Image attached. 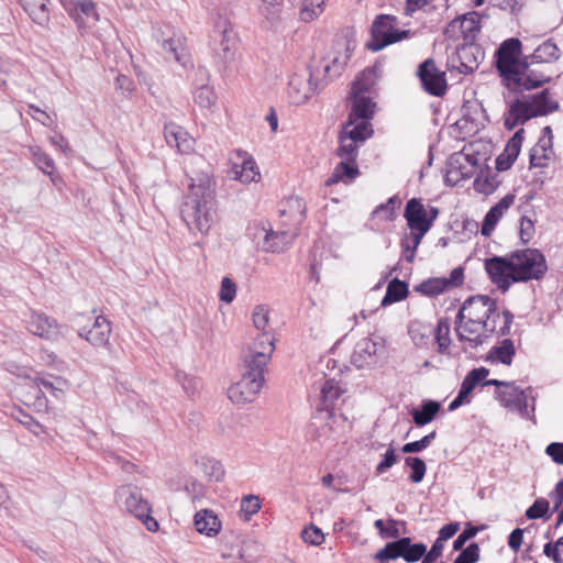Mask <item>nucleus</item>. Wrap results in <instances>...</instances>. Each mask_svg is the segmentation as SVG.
Wrapping results in <instances>:
<instances>
[{
    "instance_id": "f257e3e1",
    "label": "nucleus",
    "mask_w": 563,
    "mask_h": 563,
    "mask_svg": "<svg viewBox=\"0 0 563 563\" xmlns=\"http://www.w3.org/2000/svg\"><path fill=\"white\" fill-rule=\"evenodd\" d=\"M186 175L187 192L180 206V217L189 231L207 233L217 216L212 167L202 156H192L188 162Z\"/></svg>"
},
{
    "instance_id": "f03ea898",
    "label": "nucleus",
    "mask_w": 563,
    "mask_h": 563,
    "mask_svg": "<svg viewBox=\"0 0 563 563\" xmlns=\"http://www.w3.org/2000/svg\"><path fill=\"white\" fill-rule=\"evenodd\" d=\"M377 65L366 68L362 78L353 81L349 96L350 112L346 122L343 124L350 128H357L363 132L373 134L371 121L375 113L376 103L368 96L372 82L369 77L375 74Z\"/></svg>"
},
{
    "instance_id": "7ed1b4c3",
    "label": "nucleus",
    "mask_w": 563,
    "mask_h": 563,
    "mask_svg": "<svg viewBox=\"0 0 563 563\" xmlns=\"http://www.w3.org/2000/svg\"><path fill=\"white\" fill-rule=\"evenodd\" d=\"M512 275L515 283L540 280L548 271L544 255L536 249H526L511 254Z\"/></svg>"
},
{
    "instance_id": "20e7f679",
    "label": "nucleus",
    "mask_w": 563,
    "mask_h": 563,
    "mask_svg": "<svg viewBox=\"0 0 563 563\" xmlns=\"http://www.w3.org/2000/svg\"><path fill=\"white\" fill-rule=\"evenodd\" d=\"M522 43L517 37L505 40L495 53L496 68L505 80L520 75L528 68V55L522 56Z\"/></svg>"
},
{
    "instance_id": "39448f33",
    "label": "nucleus",
    "mask_w": 563,
    "mask_h": 563,
    "mask_svg": "<svg viewBox=\"0 0 563 563\" xmlns=\"http://www.w3.org/2000/svg\"><path fill=\"white\" fill-rule=\"evenodd\" d=\"M117 501L137 518L148 531L155 532L159 525L151 516L152 509L148 501L143 497L141 489L134 485H122L115 492Z\"/></svg>"
},
{
    "instance_id": "423d86ee",
    "label": "nucleus",
    "mask_w": 563,
    "mask_h": 563,
    "mask_svg": "<svg viewBox=\"0 0 563 563\" xmlns=\"http://www.w3.org/2000/svg\"><path fill=\"white\" fill-rule=\"evenodd\" d=\"M265 371L243 361L241 379L228 389L229 399L238 405L252 402L263 387Z\"/></svg>"
},
{
    "instance_id": "0eeeda50",
    "label": "nucleus",
    "mask_w": 563,
    "mask_h": 563,
    "mask_svg": "<svg viewBox=\"0 0 563 563\" xmlns=\"http://www.w3.org/2000/svg\"><path fill=\"white\" fill-rule=\"evenodd\" d=\"M438 216V208L429 206V208L426 209L420 199L412 198L407 201L404 217L412 231L411 239L413 247H418L423 235L430 230Z\"/></svg>"
},
{
    "instance_id": "6e6552de",
    "label": "nucleus",
    "mask_w": 563,
    "mask_h": 563,
    "mask_svg": "<svg viewBox=\"0 0 563 563\" xmlns=\"http://www.w3.org/2000/svg\"><path fill=\"white\" fill-rule=\"evenodd\" d=\"M396 18L389 14H379L371 26V41L366 47L372 52H378L387 45L397 43L410 36L409 30H397Z\"/></svg>"
},
{
    "instance_id": "1a4fd4ad",
    "label": "nucleus",
    "mask_w": 563,
    "mask_h": 563,
    "mask_svg": "<svg viewBox=\"0 0 563 563\" xmlns=\"http://www.w3.org/2000/svg\"><path fill=\"white\" fill-rule=\"evenodd\" d=\"M426 558V543L413 542L409 537H401L387 542L377 551L374 559L377 561H394L402 559L407 563L423 562Z\"/></svg>"
},
{
    "instance_id": "9d476101",
    "label": "nucleus",
    "mask_w": 563,
    "mask_h": 563,
    "mask_svg": "<svg viewBox=\"0 0 563 563\" xmlns=\"http://www.w3.org/2000/svg\"><path fill=\"white\" fill-rule=\"evenodd\" d=\"M210 38L211 48L218 62L225 65L234 59L236 38L227 20L221 21L216 25Z\"/></svg>"
},
{
    "instance_id": "9b49d317",
    "label": "nucleus",
    "mask_w": 563,
    "mask_h": 563,
    "mask_svg": "<svg viewBox=\"0 0 563 563\" xmlns=\"http://www.w3.org/2000/svg\"><path fill=\"white\" fill-rule=\"evenodd\" d=\"M496 398L500 405L507 408L509 411L518 412L523 419H532L536 410V398L532 397L531 410H529L528 395L526 390L516 386L511 382V387L496 390Z\"/></svg>"
},
{
    "instance_id": "f8f14e48",
    "label": "nucleus",
    "mask_w": 563,
    "mask_h": 563,
    "mask_svg": "<svg viewBox=\"0 0 563 563\" xmlns=\"http://www.w3.org/2000/svg\"><path fill=\"white\" fill-rule=\"evenodd\" d=\"M484 51L475 42L465 41L456 47L455 53L449 58V64L460 74H472L484 59Z\"/></svg>"
},
{
    "instance_id": "ddd939ff",
    "label": "nucleus",
    "mask_w": 563,
    "mask_h": 563,
    "mask_svg": "<svg viewBox=\"0 0 563 563\" xmlns=\"http://www.w3.org/2000/svg\"><path fill=\"white\" fill-rule=\"evenodd\" d=\"M423 90L430 96L442 97L448 90L445 73L441 71L432 58L423 60L417 69Z\"/></svg>"
},
{
    "instance_id": "4468645a",
    "label": "nucleus",
    "mask_w": 563,
    "mask_h": 563,
    "mask_svg": "<svg viewBox=\"0 0 563 563\" xmlns=\"http://www.w3.org/2000/svg\"><path fill=\"white\" fill-rule=\"evenodd\" d=\"M464 309L467 310V317L482 321V330L494 333L490 318L496 313L495 299L487 295L472 296L464 301Z\"/></svg>"
},
{
    "instance_id": "2eb2a0df",
    "label": "nucleus",
    "mask_w": 563,
    "mask_h": 563,
    "mask_svg": "<svg viewBox=\"0 0 563 563\" xmlns=\"http://www.w3.org/2000/svg\"><path fill=\"white\" fill-rule=\"evenodd\" d=\"M373 134L357 130V128H350L342 125L339 133V147L335 154L341 159L356 161L358 156V143L365 142Z\"/></svg>"
},
{
    "instance_id": "dca6fc26",
    "label": "nucleus",
    "mask_w": 563,
    "mask_h": 563,
    "mask_svg": "<svg viewBox=\"0 0 563 563\" xmlns=\"http://www.w3.org/2000/svg\"><path fill=\"white\" fill-rule=\"evenodd\" d=\"M256 230L255 236L263 239L262 249L272 253L283 252L287 245L294 242L299 232V229L291 227L280 231H273L264 227L257 228Z\"/></svg>"
},
{
    "instance_id": "f3484780",
    "label": "nucleus",
    "mask_w": 563,
    "mask_h": 563,
    "mask_svg": "<svg viewBox=\"0 0 563 563\" xmlns=\"http://www.w3.org/2000/svg\"><path fill=\"white\" fill-rule=\"evenodd\" d=\"M274 350L273 334L264 331L254 340L253 346L244 356V362L253 364L256 368L266 369Z\"/></svg>"
},
{
    "instance_id": "a211bd4d",
    "label": "nucleus",
    "mask_w": 563,
    "mask_h": 563,
    "mask_svg": "<svg viewBox=\"0 0 563 563\" xmlns=\"http://www.w3.org/2000/svg\"><path fill=\"white\" fill-rule=\"evenodd\" d=\"M78 335L95 347H106L110 344L112 332L111 322L103 316H97L91 327L84 325L78 329Z\"/></svg>"
},
{
    "instance_id": "6ab92c4d",
    "label": "nucleus",
    "mask_w": 563,
    "mask_h": 563,
    "mask_svg": "<svg viewBox=\"0 0 563 563\" xmlns=\"http://www.w3.org/2000/svg\"><path fill=\"white\" fill-rule=\"evenodd\" d=\"M485 269L490 280L497 285V287L506 292L510 285L515 283L511 278L512 265L511 258H505L500 256H494L485 261Z\"/></svg>"
},
{
    "instance_id": "aec40b11",
    "label": "nucleus",
    "mask_w": 563,
    "mask_h": 563,
    "mask_svg": "<svg viewBox=\"0 0 563 563\" xmlns=\"http://www.w3.org/2000/svg\"><path fill=\"white\" fill-rule=\"evenodd\" d=\"M192 98L202 109H210L217 102L218 97L213 87L209 85V71L206 67H198L195 71Z\"/></svg>"
},
{
    "instance_id": "412c9836",
    "label": "nucleus",
    "mask_w": 563,
    "mask_h": 563,
    "mask_svg": "<svg viewBox=\"0 0 563 563\" xmlns=\"http://www.w3.org/2000/svg\"><path fill=\"white\" fill-rule=\"evenodd\" d=\"M78 29H86L99 21L96 3L92 0H76L65 10Z\"/></svg>"
},
{
    "instance_id": "4be33fe9",
    "label": "nucleus",
    "mask_w": 563,
    "mask_h": 563,
    "mask_svg": "<svg viewBox=\"0 0 563 563\" xmlns=\"http://www.w3.org/2000/svg\"><path fill=\"white\" fill-rule=\"evenodd\" d=\"M27 330L32 334L47 340H55L59 335L56 320L44 313L32 312L27 320Z\"/></svg>"
},
{
    "instance_id": "5701e85b",
    "label": "nucleus",
    "mask_w": 563,
    "mask_h": 563,
    "mask_svg": "<svg viewBox=\"0 0 563 563\" xmlns=\"http://www.w3.org/2000/svg\"><path fill=\"white\" fill-rule=\"evenodd\" d=\"M316 91L312 85V75L309 73L307 77L294 75L288 82V96L292 103L301 104L307 102Z\"/></svg>"
},
{
    "instance_id": "b1692460",
    "label": "nucleus",
    "mask_w": 563,
    "mask_h": 563,
    "mask_svg": "<svg viewBox=\"0 0 563 563\" xmlns=\"http://www.w3.org/2000/svg\"><path fill=\"white\" fill-rule=\"evenodd\" d=\"M527 64V70L522 71L518 76L510 77L507 81L512 82L514 85L521 87L525 90L536 89L541 87L543 84L551 81L550 76L544 75L542 71L532 68L533 65L538 64L537 62L528 57Z\"/></svg>"
},
{
    "instance_id": "393cba45",
    "label": "nucleus",
    "mask_w": 563,
    "mask_h": 563,
    "mask_svg": "<svg viewBox=\"0 0 563 563\" xmlns=\"http://www.w3.org/2000/svg\"><path fill=\"white\" fill-rule=\"evenodd\" d=\"M283 208L279 209L282 218H286L284 223L291 228L299 229L303 222L307 213V207L303 199L299 197H290L282 203Z\"/></svg>"
},
{
    "instance_id": "a878e982",
    "label": "nucleus",
    "mask_w": 563,
    "mask_h": 563,
    "mask_svg": "<svg viewBox=\"0 0 563 563\" xmlns=\"http://www.w3.org/2000/svg\"><path fill=\"white\" fill-rule=\"evenodd\" d=\"M378 343L371 338L361 339L354 346L351 362L358 368L375 363Z\"/></svg>"
},
{
    "instance_id": "bb28decb",
    "label": "nucleus",
    "mask_w": 563,
    "mask_h": 563,
    "mask_svg": "<svg viewBox=\"0 0 563 563\" xmlns=\"http://www.w3.org/2000/svg\"><path fill=\"white\" fill-rule=\"evenodd\" d=\"M360 174L356 161L341 159L334 167L331 176L324 181V185L332 186L339 183L349 185L352 184Z\"/></svg>"
},
{
    "instance_id": "cd10ccee",
    "label": "nucleus",
    "mask_w": 563,
    "mask_h": 563,
    "mask_svg": "<svg viewBox=\"0 0 563 563\" xmlns=\"http://www.w3.org/2000/svg\"><path fill=\"white\" fill-rule=\"evenodd\" d=\"M196 530L208 537H214L221 529V521L218 516L210 509H201L194 517Z\"/></svg>"
},
{
    "instance_id": "c85d7f7f",
    "label": "nucleus",
    "mask_w": 563,
    "mask_h": 563,
    "mask_svg": "<svg viewBox=\"0 0 563 563\" xmlns=\"http://www.w3.org/2000/svg\"><path fill=\"white\" fill-rule=\"evenodd\" d=\"M481 329L482 321L467 317L463 327L461 329H455V332L461 342L467 341L472 347H477L484 343V338L488 336L487 334H481Z\"/></svg>"
},
{
    "instance_id": "c756f323",
    "label": "nucleus",
    "mask_w": 563,
    "mask_h": 563,
    "mask_svg": "<svg viewBox=\"0 0 563 563\" xmlns=\"http://www.w3.org/2000/svg\"><path fill=\"white\" fill-rule=\"evenodd\" d=\"M239 156L242 158L241 164L235 163L233 165L235 178L245 184L257 181L261 174L253 157L249 156L246 153L242 155L241 152H239Z\"/></svg>"
},
{
    "instance_id": "7c9ffc66",
    "label": "nucleus",
    "mask_w": 563,
    "mask_h": 563,
    "mask_svg": "<svg viewBox=\"0 0 563 563\" xmlns=\"http://www.w3.org/2000/svg\"><path fill=\"white\" fill-rule=\"evenodd\" d=\"M19 2L33 22L45 25L49 21V0H19Z\"/></svg>"
},
{
    "instance_id": "2f4dec72",
    "label": "nucleus",
    "mask_w": 563,
    "mask_h": 563,
    "mask_svg": "<svg viewBox=\"0 0 563 563\" xmlns=\"http://www.w3.org/2000/svg\"><path fill=\"white\" fill-rule=\"evenodd\" d=\"M164 136L167 144L184 153L190 148V140L187 132L175 123H168L164 128Z\"/></svg>"
},
{
    "instance_id": "473e14b6",
    "label": "nucleus",
    "mask_w": 563,
    "mask_h": 563,
    "mask_svg": "<svg viewBox=\"0 0 563 563\" xmlns=\"http://www.w3.org/2000/svg\"><path fill=\"white\" fill-rule=\"evenodd\" d=\"M441 409V405L435 400H423L419 408H413L410 412L416 426L423 427L430 423Z\"/></svg>"
},
{
    "instance_id": "72a5a7b5",
    "label": "nucleus",
    "mask_w": 563,
    "mask_h": 563,
    "mask_svg": "<svg viewBox=\"0 0 563 563\" xmlns=\"http://www.w3.org/2000/svg\"><path fill=\"white\" fill-rule=\"evenodd\" d=\"M155 36L168 58H174L176 62L185 64V44L181 36H175V34H173L167 38H163L158 36V33H156Z\"/></svg>"
},
{
    "instance_id": "f704fd0d",
    "label": "nucleus",
    "mask_w": 563,
    "mask_h": 563,
    "mask_svg": "<svg viewBox=\"0 0 563 563\" xmlns=\"http://www.w3.org/2000/svg\"><path fill=\"white\" fill-rule=\"evenodd\" d=\"M553 147L552 137H540L538 143L530 150V166L543 167L551 158Z\"/></svg>"
},
{
    "instance_id": "c9c22d12",
    "label": "nucleus",
    "mask_w": 563,
    "mask_h": 563,
    "mask_svg": "<svg viewBox=\"0 0 563 563\" xmlns=\"http://www.w3.org/2000/svg\"><path fill=\"white\" fill-rule=\"evenodd\" d=\"M55 380L56 383L44 376L34 378L36 388L35 398L40 405H42V400H46L42 387L47 389L55 398H59L63 395V386L66 384L65 380L59 377H56Z\"/></svg>"
},
{
    "instance_id": "e433bc0d",
    "label": "nucleus",
    "mask_w": 563,
    "mask_h": 563,
    "mask_svg": "<svg viewBox=\"0 0 563 563\" xmlns=\"http://www.w3.org/2000/svg\"><path fill=\"white\" fill-rule=\"evenodd\" d=\"M516 354L512 340L504 339L499 345L493 346L487 355V361H497L504 365H510Z\"/></svg>"
},
{
    "instance_id": "4c0bfd02",
    "label": "nucleus",
    "mask_w": 563,
    "mask_h": 563,
    "mask_svg": "<svg viewBox=\"0 0 563 563\" xmlns=\"http://www.w3.org/2000/svg\"><path fill=\"white\" fill-rule=\"evenodd\" d=\"M409 294L408 284L399 278L391 279L386 289V294L382 299L380 305L383 307L398 302L405 299Z\"/></svg>"
},
{
    "instance_id": "58836bf2",
    "label": "nucleus",
    "mask_w": 563,
    "mask_h": 563,
    "mask_svg": "<svg viewBox=\"0 0 563 563\" xmlns=\"http://www.w3.org/2000/svg\"><path fill=\"white\" fill-rule=\"evenodd\" d=\"M222 547L221 555L223 559L250 561L254 558L247 551L257 547V544L253 541H240L238 538H233V547L229 551L225 550L227 543H223Z\"/></svg>"
},
{
    "instance_id": "ea45409f",
    "label": "nucleus",
    "mask_w": 563,
    "mask_h": 563,
    "mask_svg": "<svg viewBox=\"0 0 563 563\" xmlns=\"http://www.w3.org/2000/svg\"><path fill=\"white\" fill-rule=\"evenodd\" d=\"M528 100L531 103L533 111H542L540 117L547 115L559 109V102L550 98L548 89H543L542 91L532 95Z\"/></svg>"
},
{
    "instance_id": "a19ab883",
    "label": "nucleus",
    "mask_w": 563,
    "mask_h": 563,
    "mask_svg": "<svg viewBox=\"0 0 563 563\" xmlns=\"http://www.w3.org/2000/svg\"><path fill=\"white\" fill-rule=\"evenodd\" d=\"M509 112L516 117L521 124L526 123L532 118L540 117L542 111H533L531 103L528 99H515L509 106Z\"/></svg>"
},
{
    "instance_id": "79ce46f5",
    "label": "nucleus",
    "mask_w": 563,
    "mask_h": 563,
    "mask_svg": "<svg viewBox=\"0 0 563 563\" xmlns=\"http://www.w3.org/2000/svg\"><path fill=\"white\" fill-rule=\"evenodd\" d=\"M479 15L476 12H470L463 15L460 21V29L463 34V41L475 42L477 34L481 31Z\"/></svg>"
},
{
    "instance_id": "37998d69",
    "label": "nucleus",
    "mask_w": 563,
    "mask_h": 563,
    "mask_svg": "<svg viewBox=\"0 0 563 563\" xmlns=\"http://www.w3.org/2000/svg\"><path fill=\"white\" fill-rule=\"evenodd\" d=\"M528 57L539 64L551 63L559 58V48L554 42L548 40L540 44Z\"/></svg>"
},
{
    "instance_id": "c03bdc74",
    "label": "nucleus",
    "mask_w": 563,
    "mask_h": 563,
    "mask_svg": "<svg viewBox=\"0 0 563 563\" xmlns=\"http://www.w3.org/2000/svg\"><path fill=\"white\" fill-rule=\"evenodd\" d=\"M344 393V389L340 386L335 378H329L324 382L321 388V398L327 409L333 407L335 401Z\"/></svg>"
},
{
    "instance_id": "a18cd8bd",
    "label": "nucleus",
    "mask_w": 563,
    "mask_h": 563,
    "mask_svg": "<svg viewBox=\"0 0 563 563\" xmlns=\"http://www.w3.org/2000/svg\"><path fill=\"white\" fill-rule=\"evenodd\" d=\"M446 290L445 277H433L423 280L416 287V291L428 297H434Z\"/></svg>"
},
{
    "instance_id": "49530a36",
    "label": "nucleus",
    "mask_w": 563,
    "mask_h": 563,
    "mask_svg": "<svg viewBox=\"0 0 563 563\" xmlns=\"http://www.w3.org/2000/svg\"><path fill=\"white\" fill-rule=\"evenodd\" d=\"M433 332L434 339L438 343V352L440 354H445L451 344L449 320L440 319Z\"/></svg>"
},
{
    "instance_id": "de8ad7c7",
    "label": "nucleus",
    "mask_w": 563,
    "mask_h": 563,
    "mask_svg": "<svg viewBox=\"0 0 563 563\" xmlns=\"http://www.w3.org/2000/svg\"><path fill=\"white\" fill-rule=\"evenodd\" d=\"M405 464L410 468L409 479L415 484L421 483L427 472L426 462L418 456H407Z\"/></svg>"
},
{
    "instance_id": "09e8293b",
    "label": "nucleus",
    "mask_w": 563,
    "mask_h": 563,
    "mask_svg": "<svg viewBox=\"0 0 563 563\" xmlns=\"http://www.w3.org/2000/svg\"><path fill=\"white\" fill-rule=\"evenodd\" d=\"M550 503L545 498H537L534 503L526 510V517L530 520L544 519L548 520L551 517L549 512Z\"/></svg>"
},
{
    "instance_id": "8fccbe9b",
    "label": "nucleus",
    "mask_w": 563,
    "mask_h": 563,
    "mask_svg": "<svg viewBox=\"0 0 563 563\" xmlns=\"http://www.w3.org/2000/svg\"><path fill=\"white\" fill-rule=\"evenodd\" d=\"M31 154L36 166L46 175H52L55 169L54 159L41 147H31Z\"/></svg>"
},
{
    "instance_id": "3c124183",
    "label": "nucleus",
    "mask_w": 563,
    "mask_h": 563,
    "mask_svg": "<svg viewBox=\"0 0 563 563\" xmlns=\"http://www.w3.org/2000/svg\"><path fill=\"white\" fill-rule=\"evenodd\" d=\"M201 468L205 475L214 482H220L224 476V468L220 461L214 459H205L201 462Z\"/></svg>"
},
{
    "instance_id": "603ef678",
    "label": "nucleus",
    "mask_w": 563,
    "mask_h": 563,
    "mask_svg": "<svg viewBox=\"0 0 563 563\" xmlns=\"http://www.w3.org/2000/svg\"><path fill=\"white\" fill-rule=\"evenodd\" d=\"M261 509L260 498L255 495H247L241 499L240 512L244 520H250Z\"/></svg>"
},
{
    "instance_id": "864d4df0",
    "label": "nucleus",
    "mask_w": 563,
    "mask_h": 563,
    "mask_svg": "<svg viewBox=\"0 0 563 563\" xmlns=\"http://www.w3.org/2000/svg\"><path fill=\"white\" fill-rule=\"evenodd\" d=\"M523 134H525V130L523 129H519L518 131L515 132V134L508 140L503 153L505 154H508L510 156L511 159H514L516 162L519 153H520V150H521V146H522V142H523Z\"/></svg>"
},
{
    "instance_id": "5fc2aeb1",
    "label": "nucleus",
    "mask_w": 563,
    "mask_h": 563,
    "mask_svg": "<svg viewBox=\"0 0 563 563\" xmlns=\"http://www.w3.org/2000/svg\"><path fill=\"white\" fill-rule=\"evenodd\" d=\"M462 119L470 123H476L478 114L484 112L482 103L477 100H467L462 106Z\"/></svg>"
},
{
    "instance_id": "6e6d98bb",
    "label": "nucleus",
    "mask_w": 563,
    "mask_h": 563,
    "mask_svg": "<svg viewBox=\"0 0 563 563\" xmlns=\"http://www.w3.org/2000/svg\"><path fill=\"white\" fill-rule=\"evenodd\" d=\"M435 437H437L435 431H432L429 434L421 438L420 440H417L413 442H408V443L404 444L400 450L402 453H406V454L419 453V452L423 451L424 449H427L431 444V442L435 439Z\"/></svg>"
},
{
    "instance_id": "4d7b16f0",
    "label": "nucleus",
    "mask_w": 563,
    "mask_h": 563,
    "mask_svg": "<svg viewBox=\"0 0 563 563\" xmlns=\"http://www.w3.org/2000/svg\"><path fill=\"white\" fill-rule=\"evenodd\" d=\"M482 527H476L472 522H466L463 531L457 536V538L453 541V550L460 551L464 549L465 543L473 539Z\"/></svg>"
},
{
    "instance_id": "13d9d810",
    "label": "nucleus",
    "mask_w": 563,
    "mask_h": 563,
    "mask_svg": "<svg viewBox=\"0 0 563 563\" xmlns=\"http://www.w3.org/2000/svg\"><path fill=\"white\" fill-rule=\"evenodd\" d=\"M479 545L476 542H472L466 548L460 550L453 563H476L479 560Z\"/></svg>"
},
{
    "instance_id": "bf43d9fd",
    "label": "nucleus",
    "mask_w": 563,
    "mask_h": 563,
    "mask_svg": "<svg viewBox=\"0 0 563 563\" xmlns=\"http://www.w3.org/2000/svg\"><path fill=\"white\" fill-rule=\"evenodd\" d=\"M13 416L21 424H23L35 435H38L43 432V426L24 410L18 409Z\"/></svg>"
},
{
    "instance_id": "052dcab7",
    "label": "nucleus",
    "mask_w": 563,
    "mask_h": 563,
    "mask_svg": "<svg viewBox=\"0 0 563 563\" xmlns=\"http://www.w3.org/2000/svg\"><path fill=\"white\" fill-rule=\"evenodd\" d=\"M501 217L503 214L492 207L484 217L481 229L482 235L489 236Z\"/></svg>"
},
{
    "instance_id": "680f3d73",
    "label": "nucleus",
    "mask_w": 563,
    "mask_h": 563,
    "mask_svg": "<svg viewBox=\"0 0 563 563\" xmlns=\"http://www.w3.org/2000/svg\"><path fill=\"white\" fill-rule=\"evenodd\" d=\"M400 199L397 196H393L386 203L377 206L373 211V216H380L384 213L385 220H393L395 218V206H400Z\"/></svg>"
},
{
    "instance_id": "e2e57ef3",
    "label": "nucleus",
    "mask_w": 563,
    "mask_h": 563,
    "mask_svg": "<svg viewBox=\"0 0 563 563\" xmlns=\"http://www.w3.org/2000/svg\"><path fill=\"white\" fill-rule=\"evenodd\" d=\"M235 295H236L235 283L229 277H223L221 280V288H220V292H219L220 300L225 303H230L235 298Z\"/></svg>"
},
{
    "instance_id": "0e129e2a",
    "label": "nucleus",
    "mask_w": 563,
    "mask_h": 563,
    "mask_svg": "<svg viewBox=\"0 0 563 563\" xmlns=\"http://www.w3.org/2000/svg\"><path fill=\"white\" fill-rule=\"evenodd\" d=\"M543 553L545 556L551 558L554 563H563L561 553H563V536L560 537L555 544L548 542L543 547Z\"/></svg>"
},
{
    "instance_id": "69168bd1",
    "label": "nucleus",
    "mask_w": 563,
    "mask_h": 563,
    "mask_svg": "<svg viewBox=\"0 0 563 563\" xmlns=\"http://www.w3.org/2000/svg\"><path fill=\"white\" fill-rule=\"evenodd\" d=\"M489 369L486 367L473 368L464 377V382L474 390V388L488 376Z\"/></svg>"
},
{
    "instance_id": "338daca9",
    "label": "nucleus",
    "mask_w": 563,
    "mask_h": 563,
    "mask_svg": "<svg viewBox=\"0 0 563 563\" xmlns=\"http://www.w3.org/2000/svg\"><path fill=\"white\" fill-rule=\"evenodd\" d=\"M301 538L305 542L312 545H320L324 541V534L318 527L313 525L302 530Z\"/></svg>"
},
{
    "instance_id": "774afa93",
    "label": "nucleus",
    "mask_w": 563,
    "mask_h": 563,
    "mask_svg": "<svg viewBox=\"0 0 563 563\" xmlns=\"http://www.w3.org/2000/svg\"><path fill=\"white\" fill-rule=\"evenodd\" d=\"M444 542L445 541H441L440 538H437L429 550L426 545V558L422 563H437L442 556Z\"/></svg>"
}]
</instances>
